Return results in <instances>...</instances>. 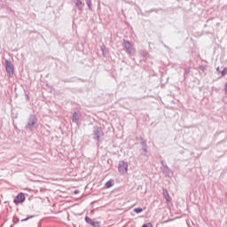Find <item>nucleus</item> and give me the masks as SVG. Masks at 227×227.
Segmentation results:
<instances>
[{
	"label": "nucleus",
	"instance_id": "11",
	"mask_svg": "<svg viewBox=\"0 0 227 227\" xmlns=\"http://www.w3.org/2000/svg\"><path fill=\"white\" fill-rule=\"evenodd\" d=\"M166 200H167L168 201H169V196H168V197L166 198Z\"/></svg>",
	"mask_w": 227,
	"mask_h": 227
},
{
	"label": "nucleus",
	"instance_id": "9",
	"mask_svg": "<svg viewBox=\"0 0 227 227\" xmlns=\"http://www.w3.org/2000/svg\"><path fill=\"white\" fill-rule=\"evenodd\" d=\"M143 227H153V225H152V223H146L144 224Z\"/></svg>",
	"mask_w": 227,
	"mask_h": 227
},
{
	"label": "nucleus",
	"instance_id": "8",
	"mask_svg": "<svg viewBox=\"0 0 227 227\" xmlns=\"http://www.w3.org/2000/svg\"><path fill=\"white\" fill-rule=\"evenodd\" d=\"M227 74V67L223 68V70L221 72L222 77H224Z\"/></svg>",
	"mask_w": 227,
	"mask_h": 227
},
{
	"label": "nucleus",
	"instance_id": "7",
	"mask_svg": "<svg viewBox=\"0 0 227 227\" xmlns=\"http://www.w3.org/2000/svg\"><path fill=\"white\" fill-rule=\"evenodd\" d=\"M134 212H136V214H141V212H143V208L141 207L135 208Z\"/></svg>",
	"mask_w": 227,
	"mask_h": 227
},
{
	"label": "nucleus",
	"instance_id": "1",
	"mask_svg": "<svg viewBox=\"0 0 227 227\" xmlns=\"http://www.w3.org/2000/svg\"><path fill=\"white\" fill-rule=\"evenodd\" d=\"M6 65V72L9 74V77H13V74H15V68L13 67V64L12 62L5 60Z\"/></svg>",
	"mask_w": 227,
	"mask_h": 227
},
{
	"label": "nucleus",
	"instance_id": "12",
	"mask_svg": "<svg viewBox=\"0 0 227 227\" xmlns=\"http://www.w3.org/2000/svg\"><path fill=\"white\" fill-rule=\"evenodd\" d=\"M217 71H219V67H217Z\"/></svg>",
	"mask_w": 227,
	"mask_h": 227
},
{
	"label": "nucleus",
	"instance_id": "6",
	"mask_svg": "<svg viewBox=\"0 0 227 227\" xmlns=\"http://www.w3.org/2000/svg\"><path fill=\"white\" fill-rule=\"evenodd\" d=\"M85 221H86V223H88L89 224H91V226H95V222H92V221H91V218L86 216V217H85Z\"/></svg>",
	"mask_w": 227,
	"mask_h": 227
},
{
	"label": "nucleus",
	"instance_id": "2",
	"mask_svg": "<svg viewBox=\"0 0 227 227\" xmlns=\"http://www.w3.org/2000/svg\"><path fill=\"white\" fill-rule=\"evenodd\" d=\"M118 170L121 175H125L129 170V164H127L125 161H121L119 163Z\"/></svg>",
	"mask_w": 227,
	"mask_h": 227
},
{
	"label": "nucleus",
	"instance_id": "3",
	"mask_svg": "<svg viewBox=\"0 0 227 227\" xmlns=\"http://www.w3.org/2000/svg\"><path fill=\"white\" fill-rule=\"evenodd\" d=\"M24 201H26V195H24V193H22V192H20L14 199L15 205L24 203Z\"/></svg>",
	"mask_w": 227,
	"mask_h": 227
},
{
	"label": "nucleus",
	"instance_id": "4",
	"mask_svg": "<svg viewBox=\"0 0 227 227\" xmlns=\"http://www.w3.org/2000/svg\"><path fill=\"white\" fill-rule=\"evenodd\" d=\"M114 181H113V179H110L109 181H107L105 184V189H111V187L114 185Z\"/></svg>",
	"mask_w": 227,
	"mask_h": 227
},
{
	"label": "nucleus",
	"instance_id": "5",
	"mask_svg": "<svg viewBox=\"0 0 227 227\" xmlns=\"http://www.w3.org/2000/svg\"><path fill=\"white\" fill-rule=\"evenodd\" d=\"M79 121V114L76 112L73 114V121L75 123Z\"/></svg>",
	"mask_w": 227,
	"mask_h": 227
},
{
	"label": "nucleus",
	"instance_id": "10",
	"mask_svg": "<svg viewBox=\"0 0 227 227\" xmlns=\"http://www.w3.org/2000/svg\"><path fill=\"white\" fill-rule=\"evenodd\" d=\"M224 90H225V93H227V82L225 83V88H224Z\"/></svg>",
	"mask_w": 227,
	"mask_h": 227
}]
</instances>
